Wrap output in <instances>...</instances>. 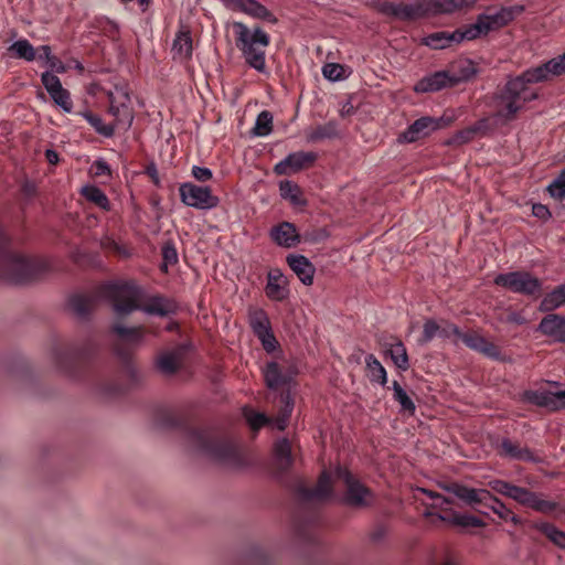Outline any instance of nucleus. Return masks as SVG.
I'll use <instances>...</instances> for the list:
<instances>
[{"label":"nucleus","mask_w":565,"mask_h":565,"mask_svg":"<svg viewBox=\"0 0 565 565\" xmlns=\"http://www.w3.org/2000/svg\"><path fill=\"white\" fill-rule=\"evenodd\" d=\"M192 175L200 182H206L212 179L213 173L209 168L194 166L192 168Z\"/></svg>","instance_id":"13d9d810"},{"label":"nucleus","mask_w":565,"mask_h":565,"mask_svg":"<svg viewBox=\"0 0 565 565\" xmlns=\"http://www.w3.org/2000/svg\"><path fill=\"white\" fill-rule=\"evenodd\" d=\"M551 411L565 409V390L551 392Z\"/></svg>","instance_id":"4d7b16f0"},{"label":"nucleus","mask_w":565,"mask_h":565,"mask_svg":"<svg viewBox=\"0 0 565 565\" xmlns=\"http://www.w3.org/2000/svg\"><path fill=\"white\" fill-rule=\"evenodd\" d=\"M420 491L423 493H425L426 495H428L429 498H431L433 500H440V503H433L431 504L433 508L443 509L444 505H448V504L452 503V501L450 499L445 498L440 493H437V492H434V491L427 490V489H420Z\"/></svg>","instance_id":"bf43d9fd"},{"label":"nucleus","mask_w":565,"mask_h":565,"mask_svg":"<svg viewBox=\"0 0 565 565\" xmlns=\"http://www.w3.org/2000/svg\"><path fill=\"white\" fill-rule=\"evenodd\" d=\"M463 333L459 330L456 324L447 323L445 327L439 326V337L440 338H450L451 335H457L461 339Z\"/></svg>","instance_id":"052dcab7"},{"label":"nucleus","mask_w":565,"mask_h":565,"mask_svg":"<svg viewBox=\"0 0 565 565\" xmlns=\"http://www.w3.org/2000/svg\"><path fill=\"white\" fill-rule=\"evenodd\" d=\"M87 355L84 349L77 347L54 348L52 351L53 362L58 371L73 376L75 365L83 361Z\"/></svg>","instance_id":"ddd939ff"},{"label":"nucleus","mask_w":565,"mask_h":565,"mask_svg":"<svg viewBox=\"0 0 565 565\" xmlns=\"http://www.w3.org/2000/svg\"><path fill=\"white\" fill-rule=\"evenodd\" d=\"M317 159L316 152L297 151L289 153L284 160L274 167V171L278 175L297 172L312 164Z\"/></svg>","instance_id":"a211bd4d"},{"label":"nucleus","mask_w":565,"mask_h":565,"mask_svg":"<svg viewBox=\"0 0 565 565\" xmlns=\"http://www.w3.org/2000/svg\"><path fill=\"white\" fill-rule=\"evenodd\" d=\"M452 86L451 74L446 71H438L418 81L414 86V90L416 93H430Z\"/></svg>","instance_id":"393cba45"},{"label":"nucleus","mask_w":565,"mask_h":565,"mask_svg":"<svg viewBox=\"0 0 565 565\" xmlns=\"http://www.w3.org/2000/svg\"><path fill=\"white\" fill-rule=\"evenodd\" d=\"M280 408L274 419L277 429L284 430L287 427L291 413L294 411V398L289 391L282 392L279 397Z\"/></svg>","instance_id":"2f4dec72"},{"label":"nucleus","mask_w":565,"mask_h":565,"mask_svg":"<svg viewBox=\"0 0 565 565\" xmlns=\"http://www.w3.org/2000/svg\"><path fill=\"white\" fill-rule=\"evenodd\" d=\"M461 341L469 349L483 354L492 360H499L501 356L500 349L477 332H466L461 335Z\"/></svg>","instance_id":"5701e85b"},{"label":"nucleus","mask_w":565,"mask_h":565,"mask_svg":"<svg viewBox=\"0 0 565 565\" xmlns=\"http://www.w3.org/2000/svg\"><path fill=\"white\" fill-rule=\"evenodd\" d=\"M189 447L207 459L231 468L244 466L238 446L215 428H189L185 431Z\"/></svg>","instance_id":"7ed1b4c3"},{"label":"nucleus","mask_w":565,"mask_h":565,"mask_svg":"<svg viewBox=\"0 0 565 565\" xmlns=\"http://www.w3.org/2000/svg\"><path fill=\"white\" fill-rule=\"evenodd\" d=\"M426 15L450 14L460 10L466 0H423Z\"/></svg>","instance_id":"c85d7f7f"},{"label":"nucleus","mask_w":565,"mask_h":565,"mask_svg":"<svg viewBox=\"0 0 565 565\" xmlns=\"http://www.w3.org/2000/svg\"><path fill=\"white\" fill-rule=\"evenodd\" d=\"M288 281L279 268H273L267 274V284L265 287L266 296L274 301H282L288 295Z\"/></svg>","instance_id":"4be33fe9"},{"label":"nucleus","mask_w":565,"mask_h":565,"mask_svg":"<svg viewBox=\"0 0 565 565\" xmlns=\"http://www.w3.org/2000/svg\"><path fill=\"white\" fill-rule=\"evenodd\" d=\"M181 202L196 210L209 211L215 209L220 199L212 193L210 186H202L192 182L181 183L179 186Z\"/></svg>","instance_id":"1a4fd4ad"},{"label":"nucleus","mask_w":565,"mask_h":565,"mask_svg":"<svg viewBox=\"0 0 565 565\" xmlns=\"http://www.w3.org/2000/svg\"><path fill=\"white\" fill-rule=\"evenodd\" d=\"M171 51L174 60L185 61L191 58L193 52V43L189 30H181L177 33Z\"/></svg>","instance_id":"c756f323"},{"label":"nucleus","mask_w":565,"mask_h":565,"mask_svg":"<svg viewBox=\"0 0 565 565\" xmlns=\"http://www.w3.org/2000/svg\"><path fill=\"white\" fill-rule=\"evenodd\" d=\"M392 391L393 399L399 404L401 412L408 415H414L416 412V405L397 381L392 383Z\"/></svg>","instance_id":"72a5a7b5"},{"label":"nucleus","mask_w":565,"mask_h":565,"mask_svg":"<svg viewBox=\"0 0 565 565\" xmlns=\"http://www.w3.org/2000/svg\"><path fill=\"white\" fill-rule=\"evenodd\" d=\"M534 527L543 533L553 544L565 550V532L547 522H539Z\"/></svg>","instance_id":"58836bf2"},{"label":"nucleus","mask_w":565,"mask_h":565,"mask_svg":"<svg viewBox=\"0 0 565 565\" xmlns=\"http://www.w3.org/2000/svg\"><path fill=\"white\" fill-rule=\"evenodd\" d=\"M54 55H52L51 46L49 45H41L36 50V57L41 61H44L47 63Z\"/></svg>","instance_id":"338daca9"},{"label":"nucleus","mask_w":565,"mask_h":565,"mask_svg":"<svg viewBox=\"0 0 565 565\" xmlns=\"http://www.w3.org/2000/svg\"><path fill=\"white\" fill-rule=\"evenodd\" d=\"M494 285L511 292L526 297H539L542 291V281L525 270L502 273L494 277Z\"/></svg>","instance_id":"423d86ee"},{"label":"nucleus","mask_w":565,"mask_h":565,"mask_svg":"<svg viewBox=\"0 0 565 565\" xmlns=\"http://www.w3.org/2000/svg\"><path fill=\"white\" fill-rule=\"evenodd\" d=\"M248 323L254 334L260 341L264 350L268 353L276 350L278 342L271 330L269 318L263 309H250Z\"/></svg>","instance_id":"9d476101"},{"label":"nucleus","mask_w":565,"mask_h":565,"mask_svg":"<svg viewBox=\"0 0 565 565\" xmlns=\"http://www.w3.org/2000/svg\"><path fill=\"white\" fill-rule=\"evenodd\" d=\"M162 257L164 260V269L168 265L175 264L178 262V253L173 245H164L162 248Z\"/></svg>","instance_id":"6e6d98bb"},{"label":"nucleus","mask_w":565,"mask_h":565,"mask_svg":"<svg viewBox=\"0 0 565 565\" xmlns=\"http://www.w3.org/2000/svg\"><path fill=\"white\" fill-rule=\"evenodd\" d=\"M387 535V527L383 524L376 525L373 531L370 533V540L373 543L382 542Z\"/></svg>","instance_id":"0e129e2a"},{"label":"nucleus","mask_w":565,"mask_h":565,"mask_svg":"<svg viewBox=\"0 0 565 565\" xmlns=\"http://www.w3.org/2000/svg\"><path fill=\"white\" fill-rule=\"evenodd\" d=\"M92 169L94 171V174L96 177H103V175H109L110 174V167L109 164L103 160V159H98L96 160L93 166H92Z\"/></svg>","instance_id":"680f3d73"},{"label":"nucleus","mask_w":565,"mask_h":565,"mask_svg":"<svg viewBox=\"0 0 565 565\" xmlns=\"http://www.w3.org/2000/svg\"><path fill=\"white\" fill-rule=\"evenodd\" d=\"M423 44L433 49V50H443L449 47L452 43L457 44V38L455 36V31L452 32H435L428 34L423 39Z\"/></svg>","instance_id":"473e14b6"},{"label":"nucleus","mask_w":565,"mask_h":565,"mask_svg":"<svg viewBox=\"0 0 565 565\" xmlns=\"http://www.w3.org/2000/svg\"><path fill=\"white\" fill-rule=\"evenodd\" d=\"M46 64L50 67L51 73L52 72L64 73L66 71L63 62L60 58H57L56 56H53Z\"/></svg>","instance_id":"774afa93"},{"label":"nucleus","mask_w":565,"mask_h":565,"mask_svg":"<svg viewBox=\"0 0 565 565\" xmlns=\"http://www.w3.org/2000/svg\"><path fill=\"white\" fill-rule=\"evenodd\" d=\"M537 331L551 338L554 342L565 343V316L546 315L537 326Z\"/></svg>","instance_id":"412c9836"},{"label":"nucleus","mask_w":565,"mask_h":565,"mask_svg":"<svg viewBox=\"0 0 565 565\" xmlns=\"http://www.w3.org/2000/svg\"><path fill=\"white\" fill-rule=\"evenodd\" d=\"M426 516H437L439 520L445 521L451 525H457L461 527H482L484 526V522L473 515L470 514H460L455 511L449 510V513L440 514L427 511L425 513Z\"/></svg>","instance_id":"cd10ccee"},{"label":"nucleus","mask_w":565,"mask_h":565,"mask_svg":"<svg viewBox=\"0 0 565 565\" xmlns=\"http://www.w3.org/2000/svg\"><path fill=\"white\" fill-rule=\"evenodd\" d=\"M557 507L556 502L542 499L537 493L534 497L531 509L541 513H551Z\"/></svg>","instance_id":"603ef678"},{"label":"nucleus","mask_w":565,"mask_h":565,"mask_svg":"<svg viewBox=\"0 0 565 565\" xmlns=\"http://www.w3.org/2000/svg\"><path fill=\"white\" fill-rule=\"evenodd\" d=\"M263 374L267 387L277 390L292 381L297 374V369L294 365H281L275 361H270L266 363Z\"/></svg>","instance_id":"4468645a"},{"label":"nucleus","mask_w":565,"mask_h":565,"mask_svg":"<svg viewBox=\"0 0 565 565\" xmlns=\"http://www.w3.org/2000/svg\"><path fill=\"white\" fill-rule=\"evenodd\" d=\"M499 454L502 457L526 461V462H536L537 458L534 454L526 447H521L520 444L512 441L509 438H503L499 446Z\"/></svg>","instance_id":"bb28decb"},{"label":"nucleus","mask_w":565,"mask_h":565,"mask_svg":"<svg viewBox=\"0 0 565 565\" xmlns=\"http://www.w3.org/2000/svg\"><path fill=\"white\" fill-rule=\"evenodd\" d=\"M338 136V124L335 121H328L324 125H319L307 134L309 142H318L324 139H332Z\"/></svg>","instance_id":"4c0bfd02"},{"label":"nucleus","mask_w":565,"mask_h":565,"mask_svg":"<svg viewBox=\"0 0 565 565\" xmlns=\"http://www.w3.org/2000/svg\"><path fill=\"white\" fill-rule=\"evenodd\" d=\"M280 196L288 200L292 205H305L306 201L302 199L300 188L292 181L285 180L279 184Z\"/></svg>","instance_id":"e433bc0d"},{"label":"nucleus","mask_w":565,"mask_h":565,"mask_svg":"<svg viewBox=\"0 0 565 565\" xmlns=\"http://www.w3.org/2000/svg\"><path fill=\"white\" fill-rule=\"evenodd\" d=\"M273 131V114L269 110H263L258 114L255 126L252 130L256 137H266Z\"/></svg>","instance_id":"a18cd8bd"},{"label":"nucleus","mask_w":565,"mask_h":565,"mask_svg":"<svg viewBox=\"0 0 565 565\" xmlns=\"http://www.w3.org/2000/svg\"><path fill=\"white\" fill-rule=\"evenodd\" d=\"M532 214L542 221H547L552 216L548 207L541 203L533 204Z\"/></svg>","instance_id":"e2e57ef3"},{"label":"nucleus","mask_w":565,"mask_h":565,"mask_svg":"<svg viewBox=\"0 0 565 565\" xmlns=\"http://www.w3.org/2000/svg\"><path fill=\"white\" fill-rule=\"evenodd\" d=\"M114 332L121 340L115 345V352L124 362H128L132 348L139 345L143 340V330L140 327L128 328L116 324Z\"/></svg>","instance_id":"9b49d317"},{"label":"nucleus","mask_w":565,"mask_h":565,"mask_svg":"<svg viewBox=\"0 0 565 565\" xmlns=\"http://www.w3.org/2000/svg\"><path fill=\"white\" fill-rule=\"evenodd\" d=\"M41 82L56 106L65 113L73 110L71 94L62 86L61 79L56 75L46 71L42 73Z\"/></svg>","instance_id":"f8f14e48"},{"label":"nucleus","mask_w":565,"mask_h":565,"mask_svg":"<svg viewBox=\"0 0 565 565\" xmlns=\"http://www.w3.org/2000/svg\"><path fill=\"white\" fill-rule=\"evenodd\" d=\"M565 305V282L547 292L539 306L541 312H552Z\"/></svg>","instance_id":"7c9ffc66"},{"label":"nucleus","mask_w":565,"mask_h":565,"mask_svg":"<svg viewBox=\"0 0 565 565\" xmlns=\"http://www.w3.org/2000/svg\"><path fill=\"white\" fill-rule=\"evenodd\" d=\"M81 193L87 201L96 204L98 207L105 211L109 210V200L99 188L95 185H85L82 188Z\"/></svg>","instance_id":"ea45409f"},{"label":"nucleus","mask_w":565,"mask_h":565,"mask_svg":"<svg viewBox=\"0 0 565 565\" xmlns=\"http://www.w3.org/2000/svg\"><path fill=\"white\" fill-rule=\"evenodd\" d=\"M379 11L384 15L401 20H415L425 17L423 0L409 4L385 1L379 4Z\"/></svg>","instance_id":"dca6fc26"},{"label":"nucleus","mask_w":565,"mask_h":565,"mask_svg":"<svg viewBox=\"0 0 565 565\" xmlns=\"http://www.w3.org/2000/svg\"><path fill=\"white\" fill-rule=\"evenodd\" d=\"M269 236L275 244L285 248H292L300 242L295 224L287 221L271 227Z\"/></svg>","instance_id":"b1692460"},{"label":"nucleus","mask_w":565,"mask_h":565,"mask_svg":"<svg viewBox=\"0 0 565 565\" xmlns=\"http://www.w3.org/2000/svg\"><path fill=\"white\" fill-rule=\"evenodd\" d=\"M139 296L140 290L134 284L107 282L93 292L73 295L68 306L79 319H86L102 299L109 300L114 311L119 316L129 315L135 310L158 317H169L177 312L178 306L172 299L153 296L145 305L139 306Z\"/></svg>","instance_id":"f257e3e1"},{"label":"nucleus","mask_w":565,"mask_h":565,"mask_svg":"<svg viewBox=\"0 0 565 565\" xmlns=\"http://www.w3.org/2000/svg\"><path fill=\"white\" fill-rule=\"evenodd\" d=\"M235 44L242 52L245 62L257 72L266 70V47L270 36L260 28L250 30L243 22H234Z\"/></svg>","instance_id":"20e7f679"},{"label":"nucleus","mask_w":565,"mask_h":565,"mask_svg":"<svg viewBox=\"0 0 565 565\" xmlns=\"http://www.w3.org/2000/svg\"><path fill=\"white\" fill-rule=\"evenodd\" d=\"M511 19V12L508 9H502L500 12L489 15L479 14L475 23L469 24L465 28L455 30V36L457 38V44L462 41H471L487 35L494 28L505 24Z\"/></svg>","instance_id":"0eeeda50"},{"label":"nucleus","mask_w":565,"mask_h":565,"mask_svg":"<svg viewBox=\"0 0 565 565\" xmlns=\"http://www.w3.org/2000/svg\"><path fill=\"white\" fill-rule=\"evenodd\" d=\"M546 190L556 200L565 199V169L548 184Z\"/></svg>","instance_id":"de8ad7c7"},{"label":"nucleus","mask_w":565,"mask_h":565,"mask_svg":"<svg viewBox=\"0 0 565 565\" xmlns=\"http://www.w3.org/2000/svg\"><path fill=\"white\" fill-rule=\"evenodd\" d=\"M225 7L232 10L241 11L254 19L267 21L276 24L278 19L257 0H221Z\"/></svg>","instance_id":"f3484780"},{"label":"nucleus","mask_w":565,"mask_h":565,"mask_svg":"<svg viewBox=\"0 0 565 565\" xmlns=\"http://www.w3.org/2000/svg\"><path fill=\"white\" fill-rule=\"evenodd\" d=\"M81 115L87 120V122L100 136L106 137V138L114 136L115 126L105 124L100 116L93 114L92 111H88V110L81 113Z\"/></svg>","instance_id":"79ce46f5"},{"label":"nucleus","mask_w":565,"mask_h":565,"mask_svg":"<svg viewBox=\"0 0 565 565\" xmlns=\"http://www.w3.org/2000/svg\"><path fill=\"white\" fill-rule=\"evenodd\" d=\"M439 128V120L433 117L424 116L411 124L407 129L397 137L399 143H412L427 137Z\"/></svg>","instance_id":"2eb2a0df"},{"label":"nucleus","mask_w":565,"mask_h":565,"mask_svg":"<svg viewBox=\"0 0 565 565\" xmlns=\"http://www.w3.org/2000/svg\"><path fill=\"white\" fill-rule=\"evenodd\" d=\"M489 486L493 491H495L502 495H505L508 498L510 497L511 490L513 488V484H511L507 481H503V480H499V479L490 481Z\"/></svg>","instance_id":"5fc2aeb1"},{"label":"nucleus","mask_w":565,"mask_h":565,"mask_svg":"<svg viewBox=\"0 0 565 565\" xmlns=\"http://www.w3.org/2000/svg\"><path fill=\"white\" fill-rule=\"evenodd\" d=\"M343 67L337 63H328L322 67L323 76L329 81H339L342 78Z\"/></svg>","instance_id":"864d4df0"},{"label":"nucleus","mask_w":565,"mask_h":565,"mask_svg":"<svg viewBox=\"0 0 565 565\" xmlns=\"http://www.w3.org/2000/svg\"><path fill=\"white\" fill-rule=\"evenodd\" d=\"M8 51L17 58L32 62L36 58V49L26 40L20 39L13 42Z\"/></svg>","instance_id":"f704fd0d"},{"label":"nucleus","mask_w":565,"mask_h":565,"mask_svg":"<svg viewBox=\"0 0 565 565\" xmlns=\"http://www.w3.org/2000/svg\"><path fill=\"white\" fill-rule=\"evenodd\" d=\"M108 97L109 113L116 118L118 122L130 127L134 120V115L129 106L130 98L128 93L124 90H117L116 94L109 93Z\"/></svg>","instance_id":"6ab92c4d"},{"label":"nucleus","mask_w":565,"mask_h":565,"mask_svg":"<svg viewBox=\"0 0 565 565\" xmlns=\"http://www.w3.org/2000/svg\"><path fill=\"white\" fill-rule=\"evenodd\" d=\"M523 401L551 411V392L546 390H529L522 395Z\"/></svg>","instance_id":"c03bdc74"},{"label":"nucleus","mask_w":565,"mask_h":565,"mask_svg":"<svg viewBox=\"0 0 565 565\" xmlns=\"http://www.w3.org/2000/svg\"><path fill=\"white\" fill-rule=\"evenodd\" d=\"M275 458L281 469H287L291 466V446L288 439L281 438L275 444Z\"/></svg>","instance_id":"37998d69"},{"label":"nucleus","mask_w":565,"mask_h":565,"mask_svg":"<svg viewBox=\"0 0 565 565\" xmlns=\"http://www.w3.org/2000/svg\"><path fill=\"white\" fill-rule=\"evenodd\" d=\"M286 260L288 266L303 285H312L316 268L307 257L303 255L290 254L287 256Z\"/></svg>","instance_id":"a878e982"},{"label":"nucleus","mask_w":565,"mask_h":565,"mask_svg":"<svg viewBox=\"0 0 565 565\" xmlns=\"http://www.w3.org/2000/svg\"><path fill=\"white\" fill-rule=\"evenodd\" d=\"M436 337H439V324L434 319L425 320L419 343L427 344Z\"/></svg>","instance_id":"8fccbe9b"},{"label":"nucleus","mask_w":565,"mask_h":565,"mask_svg":"<svg viewBox=\"0 0 565 565\" xmlns=\"http://www.w3.org/2000/svg\"><path fill=\"white\" fill-rule=\"evenodd\" d=\"M477 74V68L471 61H466L461 66L459 74H451L454 86L460 82H466L472 78Z\"/></svg>","instance_id":"3c124183"},{"label":"nucleus","mask_w":565,"mask_h":565,"mask_svg":"<svg viewBox=\"0 0 565 565\" xmlns=\"http://www.w3.org/2000/svg\"><path fill=\"white\" fill-rule=\"evenodd\" d=\"M535 494H536L535 492L524 488L520 499L518 500V503L531 508Z\"/></svg>","instance_id":"69168bd1"},{"label":"nucleus","mask_w":565,"mask_h":565,"mask_svg":"<svg viewBox=\"0 0 565 565\" xmlns=\"http://www.w3.org/2000/svg\"><path fill=\"white\" fill-rule=\"evenodd\" d=\"M446 489L468 505L482 504L504 521L515 525L521 523V519L487 489L469 488L459 483H452Z\"/></svg>","instance_id":"39448f33"},{"label":"nucleus","mask_w":565,"mask_h":565,"mask_svg":"<svg viewBox=\"0 0 565 565\" xmlns=\"http://www.w3.org/2000/svg\"><path fill=\"white\" fill-rule=\"evenodd\" d=\"M297 493L303 501H324L332 495L331 477L327 471H323L313 488L299 486Z\"/></svg>","instance_id":"aec40b11"},{"label":"nucleus","mask_w":565,"mask_h":565,"mask_svg":"<svg viewBox=\"0 0 565 565\" xmlns=\"http://www.w3.org/2000/svg\"><path fill=\"white\" fill-rule=\"evenodd\" d=\"M365 364L370 381L384 386L387 382V373L381 362L373 354H367L365 356Z\"/></svg>","instance_id":"c9c22d12"},{"label":"nucleus","mask_w":565,"mask_h":565,"mask_svg":"<svg viewBox=\"0 0 565 565\" xmlns=\"http://www.w3.org/2000/svg\"><path fill=\"white\" fill-rule=\"evenodd\" d=\"M390 356L396 367H398L402 371H406L409 367V360L407 350L402 341H396L391 344L388 349Z\"/></svg>","instance_id":"a19ab883"},{"label":"nucleus","mask_w":565,"mask_h":565,"mask_svg":"<svg viewBox=\"0 0 565 565\" xmlns=\"http://www.w3.org/2000/svg\"><path fill=\"white\" fill-rule=\"evenodd\" d=\"M335 477L347 486L344 501L355 508L370 507L374 502L373 492L361 483L347 468L338 466Z\"/></svg>","instance_id":"6e6552de"},{"label":"nucleus","mask_w":565,"mask_h":565,"mask_svg":"<svg viewBox=\"0 0 565 565\" xmlns=\"http://www.w3.org/2000/svg\"><path fill=\"white\" fill-rule=\"evenodd\" d=\"M156 365L161 373L172 375L179 369V360L175 353L164 352L158 356Z\"/></svg>","instance_id":"49530a36"},{"label":"nucleus","mask_w":565,"mask_h":565,"mask_svg":"<svg viewBox=\"0 0 565 565\" xmlns=\"http://www.w3.org/2000/svg\"><path fill=\"white\" fill-rule=\"evenodd\" d=\"M244 415H245V418H246L248 425L254 430H257L260 427H263L269 423V418L264 413H259V412H255L253 409L245 408Z\"/></svg>","instance_id":"09e8293b"},{"label":"nucleus","mask_w":565,"mask_h":565,"mask_svg":"<svg viewBox=\"0 0 565 565\" xmlns=\"http://www.w3.org/2000/svg\"><path fill=\"white\" fill-rule=\"evenodd\" d=\"M565 74V54L554 57L546 63L524 71L521 75L510 78L499 93V100L503 105L504 116L512 118L524 104L537 98V93L529 84L544 82L550 76Z\"/></svg>","instance_id":"f03ea898"}]
</instances>
